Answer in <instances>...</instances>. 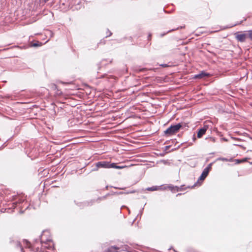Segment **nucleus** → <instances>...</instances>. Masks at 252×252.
<instances>
[{
    "mask_svg": "<svg viewBox=\"0 0 252 252\" xmlns=\"http://www.w3.org/2000/svg\"><path fill=\"white\" fill-rule=\"evenodd\" d=\"M208 128L207 126H204L203 127L200 128L197 133V138H201L206 133Z\"/></svg>",
    "mask_w": 252,
    "mask_h": 252,
    "instance_id": "423d86ee",
    "label": "nucleus"
},
{
    "mask_svg": "<svg viewBox=\"0 0 252 252\" xmlns=\"http://www.w3.org/2000/svg\"><path fill=\"white\" fill-rule=\"evenodd\" d=\"M16 247H17V248H20V250H21V251L22 252H23V247H22V245H21V243H20V242H19V241H17V242H16Z\"/></svg>",
    "mask_w": 252,
    "mask_h": 252,
    "instance_id": "9b49d317",
    "label": "nucleus"
},
{
    "mask_svg": "<svg viewBox=\"0 0 252 252\" xmlns=\"http://www.w3.org/2000/svg\"><path fill=\"white\" fill-rule=\"evenodd\" d=\"M174 31V30L173 29V30H169V31H168L167 32V33H168V32H170L171 31Z\"/></svg>",
    "mask_w": 252,
    "mask_h": 252,
    "instance_id": "c9c22d12",
    "label": "nucleus"
},
{
    "mask_svg": "<svg viewBox=\"0 0 252 252\" xmlns=\"http://www.w3.org/2000/svg\"><path fill=\"white\" fill-rule=\"evenodd\" d=\"M23 243L24 244H26L27 246H28L29 248H30V244L29 242L26 240H23Z\"/></svg>",
    "mask_w": 252,
    "mask_h": 252,
    "instance_id": "a211bd4d",
    "label": "nucleus"
},
{
    "mask_svg": "<svg viewBox=\"0 0 252 252\" xmlns=\"http://www.w3.org/2000/svg\"><path fill=\"white\" fill-rule=\"evenodd\" d=\"M214 163V162H211L210 164H209L208 165L207 167H206L204 169H208V171L209 172V171L211 169L212 166V165Z\"/></svg>",
    "mask_w": 252,
    "mask_h": 252,
    "instance_id": "4468645a",
    "label": "nucleus"
},
{
    "mask_svg": "<svg viewBox=\"0 0 252 252\" xmlns=\"http://www.w3.org/2000/svg\"><path fill=\"white\" fill-rule=\"evenodd\" d=\"M169 146H165V150H167V149L169 148Z\"/></svg>",
    "mask_w": 252,
    "mask_h": 252,
    "instance_id": "473e14b6",
    "label": "nucleus"
},
{
    "mask_svg": "<svg viewBox=\"0 0 252 252\" xmlns=\"http://www.w3.org/2000/svg\"><path fill=\"white\" fill-rule=\"evenodd\" d=\"M116 164L115 163H111L108 162V168H113L116 169Z\"/></svg>",
    "mask_w": 252,
    "mask_h": 252,
    "instance_id": "f8f14e48",
    "label": "nucleus"
},
{
    "mask_svg": "<svg viewBox=\"0 0 252 252\" xmlns=\"http://www.w3.org/2000/svg\"><path fill=\"white\" fill-rule=\"evenodd\" d=\"M183 187L184 186H180V187H178L177 186H176V187H169V188L171 189V190H173V189H175L177 191H181V190H182L184 189H183Z\"/></svg>",
    "mask_w": 252,
    "mask_h": 252,
    "instance_id": "9d476101",
    "label": "nucleus"
},
{
    "mask_svg": "<svg viewBox=\"0 0 252 252\" xmlns=\"http://www.w3.org/2000/svg\"><path fill=\"white\" fill-rule=\"evenodd\" d=\"M48 32H49V33H50V36H51V37H52V36H53V32H52V31H48Z\"/></svg>",
    "mask_w": 252,
    "mask_h": 252,
    "instance_id": "c756f323",
    "label": "nucleus"
},
{
    "mask_svg": "<svg viewBox=\"0 0 252 252\" xmlns=\"http://www.w3.org/2000/svg\"><path fill=\"white\" fill-rule=\"evenodd\" d=\"M249 30L244 32H237L234 33L235 39L239 42H245L247 39H250Z\"/></svg>",
    "mask_w": 252,
    "mask_h": 252,
    "instance_id": "7ed1b4c3",
    "label": "nucleus"
},
{
    "mask_svg": "<svg viewBox=\"0 0 252 252\" xmlns=\"http://www.w3.org/2000/svg\"><path fill=\"white\" fill-rule=\"evenodd\" d=\"M134 192H135V191H134V190L131 191L129 192V193H134Z\"/></svg>",
    "mask_w": 252,
    "mask_h": 252,
    "instance_id": "4c0bfd02",
    "label": "nucleus"
},
{
    "mask_svg": "<svg viewBox=\"0 0 252 252\" xmlns=\"http://www.w3.org/2000/svg\"><path fill=\"white\" fill-rule=\"evenodd\" d=\"M165 34H166V33L162 34L161 35V36H163V35H164Z\"/></svg>",
    "mask_w": 252,
    "mask_h": 252,
    "instance_id": "a19ab883",
    "label": "nucleus"
},
{
    "mask_svg": "<svg viewBox=\"0 0 252 252\" xmlns=\"http://www.w3.org/2000/svg\"><path fill=\"white\" fill-rule=\"evenodd\" d=\"M55 94L57 95H60L62 94V92L57 88V89L55 92Z\"/></svg>",
    "mask_w": 252,
    "mask_h": 252,
    "instance_id": "2eb2a0df",
    "label": "nucleus"
},
{
    "mask_svg": "<svg viewBox=\"0 0 252 252\" xmlns=\"http://www.w3.org/2000/svg\"><path fill=\"white\" fill-rule=\"evenodd\" d=\"M40 242L42 246L45 248L51 250L54 247V244L50 237V233L48 230H44L40 236Z\"/></svg>",
    "mask_w": 252,
    "mask_h": 252,
    "instance_id": "f257e3e1",
    "label": "nucleus"
},
{
    "mask_svg": "<svg viewBox=\"0 0 252 252\" xmlns=\"http://www.w3.org/2000/svg\"><path fill=\"white\" fill-rule=\"evenodd\" d=\"M50 88L53 90V91H56L57 89V86L56 85L54 84H52L50 85Z\"/></svg>",
    "mask_w": 252,
    "mask_h": 252,
    "instance_id": "ddd939ff",
    "label": "nucleus"
},
{
    "mask_svg": "<svg viewBox=\"0 0 252 252\" xmlns=\"http://www.w3.org/2000/svg\"><path fill=\"white\" fill-rule=\"evenodd\" d=\"M108 186H106V187H105V188H106V189H108Z\"/></svg>",
    "mask_w": 252,
    "mask_h": 252,
    "instance_id": "37998d69",
    "label": "nucleus"
},
{
    "mask_svg": "<svg viewBox=\"0 0 252 252\" xmlns=\"http://www.w3.org/2000/svg\"><path fill=\"white\" fill-rule=\"evenodd\" d=\"M143 210H144V208H143L142 209H141L140 210V212H139V214L137 215V216H138L139 215H140V216H141V215H142V213H143Z\"/></svg>",
    "mask_w": 252,
    "mask_h": 252,
    "instance_id": "a878e982",
    "label": "nucleus"
},
{
    "mask_svg": "<svg viewBox=\"0 0 252 252\" xmlns=\"http://www.w3.org/2000/svg\"><path fill=\"white\" fill-rule=\"evenodd\" d=\"M115 193H117V194H122V193H123V192H119V193L116 192Z\"/></svg>",
    "mask_w": 252,
    "mask_h": 252,
    "instance_id": "e433bc0d",
    "label": "nucleus"
},
{
    "mask_svg": "<svg viewBox=\"0 0 252 252\" xmlns=\"http://www.w3.org/2000/svg\"><path fill=\"white\" fill-rule=\"evenodd\" d=\"M210 76V74L205 71H202L200 73L195 75L194 77L195 79L198 78H204L206 77H209Z\"/></svg>",
    "mask_w": 252,
    "mask_h": 252,
    "instance_id": "0eeeda50",
    "label": "nucleus"
},
{
    "mask_svg": "<svg viewBox=\"0 0 252 252\" xmlns=\"http://www.w3.org/2000/svg\"><path fill=\"white\" fill-rule=\"evenodd\" d=\"M209 172L208 171V169H204L201 176L199 178L197 182H196V184H195L194 185V186H195V185L196 184H197L198 183H199V182L200 181H203L206 178V177L208 176Z\"/></svg>",
    "mask_w": 252,
    "mask_h": 252,
    "instance_id": "6e6552de",
    "label": "nucleus"
},
{
    "mask_svg": "<svg viewBox=\"0 0 252 252\" xmlns=\"http://www.w3.org/2000/svg\"><path fill=\"white\" fill-rule=\"evenodd\" d=\"M181 124L183 125L182 127H185L186 126L189 127V126L187 125V124H185V123H181Z\"/></svg>",
    "mask_w": 252,
    "mask_h": 252,
    "instance_id": "cd10ccee",
    "label": "nucleus"
},
{
    "mask_svg": "<svg viewBox=\"0 0 252 252\" xmlns=\"http://www.w3.org/2000/svg\"><path fill=\"white\" fill-rule=\"evenodd\" d=\"M96 167L93 169V171H97L98 168H108V162L106 161H99L96 163Z\"/></svg>",
    "mask_w": 252,
    "mask_h": 252,
    "instance_id": "20e7f679",
    "label": "nucleus"
},
{
    "mask_svg": "<svg viewBox=\"0 0 252 252\" xmlns=\"http://www.w3.org/2000/svg\"><path fill=\"white\" fill-rule=\"evenodd\" d=\"M125 167V166H118V165H116V169H123V168H124Z\"/></svg>",
    "mask_w": 252,
    "mask_h": 252,
    "instance_id": "b1692460",
    "label": "nucleus"
},
{
    "mask_svg": "<svg viewBox=\"0 0 252 252\" xmlns=\"http://www.w3.org/2000/svg\"><path fill=\"white\" fill-rule=\"evenodd\" d=\"M209 139L210 141L212 142H215L216 141V139L214 137H209V138H206V139Z\"/></svg>",
    "mask_w": 252,
    "mask_h": 252,
    "instance_id": "412c9836",
    "label": "nucleus"
},
{
    "mask_svg": "<svg viewBox=\"0 0 252 252\" xmlns=\"http://www.w3.org/2000/svg\"><path fill=\"white\" fill-rule=\"evenodd\" d=\"M94 202V200H91L90 201H86L83 202H78L75 201V203L78 207L80 208H83L86 206H89L93 205Z\"/></svg>",
    "mask_w": 252,
    "mask_h": 252,
    "instance_id": "39448f33",
    "label": "nucleus"
},
{
    "mask_svg": "<svg viewBox=\"0 0 252 252\" xmlns=\"http://www.w3.org/2000/svg\"><path fill=\"white\" fill-rule=\"evenodd\" d=\"M237 160L238 163H240L241 162L239 159H237Z\"/></svg>",
    "mask_w": 252,
    "mask_h": 252,
    "instance_id": "ea45409f",
    "label": "nucleus"
},
{
    "mask_svg": "<svg viewBox=\"0 0 252 252\" xmlns=\"http://www.w3.org/2000/svg\"><path fill=\"white\" fill-rule=\"evenodd\" d=\"M222 139H223L224 141H227V140L225 138H222Z\"/></svg>",
    "mask_w": 252,
    "mask_h": 252,
    "instance_id": "f704fd0d",
    "label": "nucleus"
},
{
    "mask_svg": "<svg viewBox=\"0 0 252 252\" xmlns=\"http://www.w3.org/2000/svg\"><path fill=\"white\" fill-rule=\"evenodd\" d=\"M151 36V34L149 33L148 35V39H150Z\"/></svg>",
    "mask_w": 252,
    "mask_h": 252,
    "instance_id": "7c9ffc66",
    "label": "nucleus"
},
{
    "mask_svg": "<svg viewBox=\"0 0 252 252\" xmlns=\"http://www.w3.org/2000/svg\"><path fill=\"white\" fill-rule=\"evenodd\" d=\"M183 125L178 123L176 125H171L169 127L164 131V135L170 136L177 133L180 129L182 127Z\"/></svg>",
    "mask_w": 252,
    "mask_h": 252,
    "instance_id": "f03ea898",
    "label": "nucleus"
},
{
    "mask_svg": "<svg viewBox=\"0 0 252 252\" xmlns=\"http://www.w3.org/2000/svg\"><path fill=\"white\" fill-rule=\"evenodd\" d=\"M28 208H29V206H27V207H26V209H28Z\"/></svg>",
    "mask_w": 252,
    "mask_h": 252,
    "instance_id": "c03bdc74",
    "label": "nucleus"
},
{
    "mask_svg": "<svg viewBox=\"0 0 252 252\" xmlns=\"http://www.w3.org/2000/svg\"><path fill=\"white\" fill-rule=\"evenodd\" d=\"M192 145V143H189V145Z\"/></svg>",
    "mask_w": 252,
    "mask_h": 252,
    "instance_id": "79ce46f5",
    "label": "nucleus"
},
{
    "mask_svg": "<svg viewBox=\"0 0 252 252\" xmlns=\"http://www.w3.org/2000/svg\"><path fill=\"white\" fill-rule=\"evenodd\" d=\"M159 65L163 67H167L171 66V65H169L168 64H166V63L161 64Z\"/></svg>",
    "mask_w": 252,
    "mask_h": 252,
    "instance_id": "6ab92c4d",
    "label": "nucleus"
},
{
    "mask_svg": "<svg viewBox=\"0 0 252 252\" xmlns=\"http://www.w3.org/2000/svg\"><path fill=\"white\" fill-rule=\"evenodd\" d=\"M109 195V194L108 193V194H106V195H105V196H103L102 197L98 198V199H105L106 198L107 196H108Z\"/></svg>",
    "mask_w": 252,
    "mask_h": 252,
    "instance_id": "393cba45",
    "label": "nucleus"
},
{
    "mask_svg": "<svg viewBox=\"0 0 252 252\" xmlns=\"http://www.w3.org/2000/svg\"><path fill=\"white\" fill-rule=\"evenodd\" d=\"M159 189V187L158 186H153L152 187H148L146 189L148 191H155Z\"/></svg>",
    "mask_w": 252,
    "mask_h": 252,
    "instance_id": "1a4fd4ad",
    "label": "nucleus"
},
{
    "mask_svg": "<svg viewBox=\"0 0 252 252\" xmlns=\"http://www.w3.org/2000/svg\"><path fill=\"white\" fill-rule=\"evenodd\" d=\"M107 33H109V34L107 35L106 37L110 36L112 35V33L108 29H107Z\"/></svg>",
    "mask_w": 252,
    "mask_h": 252,
    "instance_id": "5701e85b",
    "label": "nucleus"
},
{
    "mask_svg": "<svg viewBox=\"0 0 252 252\" xmlns=\"http://www.w3.org/2000/svg\"><path fill=\"white\" fill-rule=\"evenodd\" d=\"M23 201L22 200H20V199H18V201H16L15 202H13V206L14 207H16L17 203H21Z\"/></svg>",
    "mask_w": 252,
    "mask_h": 252,
    "instance_id": "f3484780",
    "label": "nucleus"
},
{
    "mask_svg": "<svg viewBox=\"0 0 252 252\" xmlns=\"http://www.w3.org/2000/svg\"><path fill=\"white\" fill-rule=\"evenodd\" d=\"M13 199H14V200H16L17 199V197L16 196L14 197V196H13Z\"/></svg>",
    "mask_w": 252,
    "mask_h": 252,
    "instance_id": "72a5a7b5",
    "label": "nucleus"
},
{
    "mask_svg": "<svg viewBox=\"0 0 252 252\" xmlns=\"http://www.w3.org/2000/svg\"><path fill=\"white\" fill-rule=\"evenodd\" d=\"M41 250H39L38 248L37 249L36 251L35 252H40Z\"/></svg>",
    "mask_w": 252,
    "mask_h": 252,
    "instance_id": "2f4dec72",
    "label": "nucleus"
},
{
    "mask_svg": "<svg viewBox=\"0 0 252 252\" xmlns=\"http://www.w3.org/2000/svg\"><path fill=\"white\" fill-rule=\"evenodd\" d=\"M249 35L250 36V40L251 41H252V30H249Z\"/></svg>",
    "mask_w": 252,
    "mask_h": 252,
    "instance_id": "4be33fe9",
    "label": "nucleus"
},
{
    "mask_svg": "<svg viewBox=\"0 0 252 252\" xmlns=\"http://www.w3.org/2000/svg\"><path fill=\"white\" fill-rule=\"evenodd\" d=\"M241 23H242V22H240V23H237L235 24L234 25H232V26H230L229 27H233V26H236V25H238L241 24Z\"/></svg>",
    "mask_w": 252,
    "mask_h": 252,
    "instance_id": "bb28decb",
    "label": "nucleus"
},
{
    "mask_svg": "<svg viewBox=\"0 0 252 252\" xmlns=\"http://www.w3.org/2000/svg\"><path fill=\"white\" fill-rule=\"evenodd\" d=\"M41 45V43H34L33 44L32 46L33 47H38Z\"/></svg>",
    "mask_w": 252,
    "mask_h": 252,
    "instance_id": "aec40b11",
    "label": "nucleus"
},
{
    "mask_svg": "<svg viewBox=\"0 0 252 252\" xmlns=\"http://www.w3.org/2000/svg\"><path fill=\"white\" fill-rule=\"evenodd\" d=\"M217 160H221L223 161H228L229 160L225 158H219L217 159Z\"/></svg>",
    "mask_w": 252,
    "mask_h": 252,
    "instance_id": "dca6fc26",
    "label": "nucleus"
},
{
    "mask_svg": "<svg viewBox=\"0 0 252 252\" xmlns=\"http://www.w3.org/2000/svg\"><path fill=\"white\" fill-rule=\"evenodd\" d=\"M196 139V138L195 137V134H194L193 135V137H192V141H193V142H195Z\"/></svg>",
    "mask_w": 252,
    "mask_h": 252,
    "instance_id": "c85d7f7f",
    "label": "nucleus"
},
{
    "mask_svg": "<svg viewBox=\"0 0 252 252\" xmlns=\"http://www.w3.org/2000/svg\"><path fill=\"white\" fill-rule=\"evenodd\" d=\"M20 213H21V214H22V213H24V211H22V210H20Z\"/></svg>",
    "mask_w": 252,
    "mask_h": 252,
    "instance_id": "58836bf2",
    "label": "nucleus"
}]
</instances>
